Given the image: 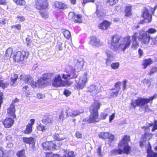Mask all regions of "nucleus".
<instances>
[{"label":"nucleus","mask_w":157,"mask_h":157,"mask_svg":"<svg viewBox=\"0 0 157 157\" xmlns=\"http://www.w3.org/2000/svg\"><path fill=\"white\" fill-rule=\"evenodd\" d=\"M138 33H135L131 36V40L132 41V48L134 49H136L139 47V43L137 40V38H138Z\"/></svg>","instance_id":"15"},{"label":"nucleus","mask_w":157,"mask_h":157,"mask_svg":"<svg viewBox=\"0 0 157 157\" xmlns=\"http://www.w3.org/2000/svg\"><path fill=\"white\" fill-rule=\"evenodd\" d=\"M40 13V15L42 18L45 19L48 18V14L47 11H41Z\"/></svg>","instance_id":"43"},{"label":"nucleus","mask_w":157,"mask_h":157,"mask_svg":"<svg viewBox=\"0 0 157 157\" xmlns=\"http://www.w3.org/2000/svg\"><path fill=\"white\" fill-rule=\"evenodd\" d=\"M118 148L120 149L121 154H128L131 151V147L127 144H122L119 143Z\"/></svg>","instance_id":"12"},{"label":"nucleus","mask_w":157,"mask_h":157,"mask_svg":"<svg viewBox=\"0 0 157 157\" xmlns=\"http://www.w3.org/2000/svg\"><path fill=\"white\" fill-rule=\"evenodd\" d=\"M23 141L26 143L31 144L33 147H34L35 144V140L33 138L31 137L30 138L25 137L23 138Z\"/></svg>","instance_id":"30"},{"label":"nucleus","mask_w":157,"mask_h":157,"mask_svg":"<svg viewBox=\"0 0 157 157\" xmlns=\"http://www.w3.org/2000/svg\"><path fill=\"white\" fill-rule=\"evenodd\" d=\"M50 84V83H48V81L45 80L42 77L40 78L37 80L38 87H45Z\"/></svg>","instance_id":"22"},{"label":"nucleus","mask_w":157,"mask_h":157,"mask_svg":"<svg viewBox=\"0 0 157 157\" xmlns=\"http://www.w3.org/2000/svg\"><path fill=\"white\" fill-rule=\"evenodd\" d=\"M54 5L55 7L58 9H64L67 7V6L65 4L58 1L55 2L54 4Z\"/></svg>","instance_id":"31"},{"label":"nucleus","mask_w":157,"mask_h":157,"mask_svg":"<svg viewBox=\"0 0 157 157\" xmlns=\"http://www.w3.org/2000/svg\"><path fill=\"white\" fill-rule=\"evenodd\" d=\"M13 1L17 4L20 5H25V1L24 0H13Z\"/></svg>","instance_id":"49"},{"label":"nucleus","mask_w":157,"mask_h":157,"mask_svg":"<svg viewBox=\"0 0 157 157\" xmlns=\"http://www.w3.org/2000/svg\"><path fill=\"white\" fill-rule=\"evenodd\" d=\"M90 112V114L89 119L87 120L86 119H84L83 121H86L89 123H94L99 121V118L98 117V112Z\"/></svg>","instance_id":"11"},{"label":"nucleus","mask_w":157,"mask_h":157,"mask_svg":"<svg viewBox=\"0 0 157 157\" xmlns=\"http://www.w3.org/2000/svg\"><path fill=\"white\" fill-rule=\"evenodd\" d=\"M35 3V7L38 10L47 9L49 5L47 0H37Z\"/></svg>","instance_id":"7"},{"label":"nucleus","mask_w":157,"mask_h":157,"mask_svg":"<svg viewBox=\"0 0 157 157\" xmlns=\"http://www.w3.org/2000/svg\"><path fill=\"white\" fill-rule=\"evenodd\" d=\"M152 63V61L150 59H145L143 61L142 64L143 68L146 69L148 66L150 65Z\"/></svg>","instance_id":"33"},{"label":"nucleus","mask_w":157,"mask_h":157,"mask_svg":"<svg viewBox=\"0 0 157 157\" xmlns=\"http://www.w3.org/2000/svg\"><path fill=\"white\" fill-rule=\"evenodd\" d=\"M15 28L18 30H20L21 29V25L20 24H17L11 27L12 28Z\"/></svg>","instance_id":"62"},{"label":"nucleus","mask_w":157,"mask_h":157,"mask_svg":"<svg viewBox=\"0 0 157 157\" xmlns=\"http://www.w3.org/2000/svg\"><path fill=\"white\" fill-rule=\"evenodd\" d=\"M88 90L92 93L93 95H95L99 92L98 87L94 85H91L88 87Z\"/></svg>","instance_id":"23"},{"label":"nucleus","mask_w":157,"mask_h":157,"mask_svg":"<svg viewBox=\"0 0 157 157\" xmlns=\"http://www.w3.org/2000/svg\"><path fill=\"white\" fill-rule=\"evenodd\" d=\"M29 83L30 85L33 88H36L38 86L37 82H35L33 78H32V80L30 81Z\"/></svg>","instance_id":"51"},{"label":"nucleus","mask_w":157,"mask_h":157,"mask_svg":"<svg viewBox=\"0 0 157 157\" xmlns=\"http://www.w3.org/2000/svg\"><path fill=\"white\" fill-rule=\"evenodd\" d=\"M46 157H59V155L57 154H53L50 153H46Z\"/></svg>","instance_id":"56"},{"label":"nucleus","mask_w":157,"mask_h":157,"mask_svg":"<svg viewBox=\"0 0 157 157\" xmlns=\"http://www.w3.org/2000/svg\"><path fill=\"white\" fill-rule=\"evenodd\" d=\"M132 39L131 37L127 36L124 37L119 45V50L124 51L130 46Z\"/></svg>","instance_id":"6"},{"label":"nucleus","mask_w":157,"mask_h":157,"mask_svg":"<svg viewBox=\"0 0 157 157\" xmlns=\"http://www.w3.org/2000/svg\"><path fill=\"white\" fill-rule=\"evenodd\" d=\"M156 32V30L154 28H149L144 33H141L139 34L138 40L142 44H148L151 37L150 34H154Z\"/></svg>","instance_id":"2"},{"label":"nucleus","mask_w":157,"mask_h":157,"mask_svg":"<svg viewBox=\"0 0 157 157\" xmlns=\"http://www.w3.org/2000/svg\"><path fill=\"white\" fill-rule=\"evenodd\" d=\"M59 144L57 146L52 142H45L43 143L42 147L45 150H49L51 149H57L60 146Z\"/></svg>","instance_id":"10"},{"label":"nucleus","mask_w":157,"mask_h":157,"mask_svg":"<svg viewBox=\"0 0 157 157\" xmlns=\"http://www.w3.org/2000/svg\"><path fill=\"white\" fill-rule=\"evenodd\" d=\"M68 116L72 117H75L79 115L81 113L77 110H68Z\"/></svg>","instance_id":"32"},{"label":"nucleus","mask_w":157,"mask_h":157,"mask_svg":"<svg viewBox=\"0 0 157 157\" xmlns=\"http://www.w3.org/2000/svg\"><path fill=\"white\" fill-rule=\"evenodd\" d=\"M120 64L118 62L113 63L111 65V67L113 69L117 70L118 69L119 67Z\"/></svg>","instance_id":"46"},{"label":"nucleus","mask_w":157,"mask_h":157,"mask_svg":"<svg viewBox=\"0 0 157 157\" xmlns=\"http://www.w3.org/2000/svg\"><path fill=\"white\" fill-rule=\"evenodd\" d=\"M32 126L30 124H28L27 126L26 129L25 131V133L26 134H29L30 133L32 130Z\"/></svg>","instance_id":"50"},{"label":"nucleus","mask_w":157,"mask_h":157,"mask_svg":"<svg viewBox=\"0 0 157 157\" xmlns=\"http://www.w3.org/2000/svg\"><path fill=\"white\" fill-rule=\"evenodd\" d=\"M62 33L64 36L67 39H69L71 36V34L70 32L67 30L64 29H63Z\"/></svg>","instance_id":"40"},{"label":"nucleus","mask_w":157,"mask_h":157,"mask_svg":"<svg viewBox=\"0 0 157 157\" xmlns=\"http://www.w3.org/2000/svg\"><path fill=\"white\" fill-rule=\"evenodd\" d=\"M131 7L130 6H127L125 10V16H130L131 14Z\"/></svg>","instance_id":"44"},{"label":"nucleus","mask_w":157,"mask_h":157,"mask_svg":"<svg viewBox=\"0 0 157 157\" xmlns=\"http://www.w3.org/2000/svg\"><path fill=\"white\" fill-rule=\"evenodd\" d=\"M8 114L9 116H10L13 118H15L16 117L15 114V109L14 105L11 104L10 108L8 109Z\"/></svg>","instance_id":"24"},{"label":"nucleus","mask_w":157,"mask_h":157,"mask_svg":"<svg viewBox=\"0 0 157 157\" xmlns=\"http://www.w3.org/2000/svg\"><path fill=\"white\" fill-rule=\"evenodd\" d=\"M105 53L107 56L105 59V63L107 65H108L114 59L115 56L113 53L109 50H107Z\"/></svg>","instance_id":"14"},{"label":"nucleus","mask_w":157,"mask_h":157,"mask_svg":"<svg viewBox=\"0 0 157 157\" xmlns=\"http://www.w3.org/2000/svg\"><path fill=\"white\" fill-rule=\"evenodd\" d=\"M111 23L107 21H105L100 24L99 28L103 30H106L111 25Z\"/></svg>","instance_id":"25"},{"label":"nucleus","mask_w":157,"mask_h":157,"mask_svg":"<svg viewBox=\"0 0 157 157\" xmlns=\"http://www.w3.org/2000/svg\"><path fill=\"white\" fill-rule=\"evenodd\" d=\"M54 140L58 141H62L67 138L66 136L64 134L55 133L53 136Z\"/></svg>","instance_id":"26"},{"label":"nucleus","mask_w":157,"mask_h":157,"mask_svg":"<svg viewBox=\"0 0 157 157\" xmlns=\"http://www.w3.org/2000/svg\"><path fill=\"white\" fill-rule=\"evenodd\" d=\"M33 78L29 75H23L19 77L20 80H22L25 83H29L32 80Z\"/></svg>","instance_id":"20"},{"label":"nucleus","mask_w":157,"mask_h":157,"mask_svg":"<svg viewBox=\"0 0 157 157\" xmlns=\"http://www.w3.org/2000/svg\"><path fill=\"white\" fill-rule=\"evenodd\" d=\"M143 17L147 22H151V16L149 13L147 9H145L143 14Z\"/></svg>","instance_id":"27"},{"label":"nucleus","mask_w":157,"mask_h":157,"mask_svg":"<svg viewBox=\"0 0 157 157\" xmlns=\"http://www.w3.org/2000/svg\"><path fill=\"white\" fill-rule=\"evenodd\" d=\"M156 37H150L149 42L151 45H155L157 44V40Z\"/></svg>","instance_id":"41"},{"label":"nucleus","mask_w":157,"mask_h":157,"mask_svg":"<svg viewBox=\"0 0 157 157\" xmlns=\"http://www.w3.org/2000/svg\"><path fill=\"white\" fill-rule=\"evenodd\" d=\"M87 74L85 72L79 77V81L76 80V87L78 89H82L86 86L87 81Z\"/></svg>","instance_id":"5"},{"label":"nucleus","mask_w":157,"mask_h":157,"mask_svg":"<svg viewBox=\"0 0 157 157\" xmlns=\"http://www.w3.org/2000/svg\"><path fill=\"white\" fill-rule=\"evenodd\" d=\"M43 122L45 125L49 126L52 124L53 119L51 118L47 117L43 120Z\"/></svg>","instance_id":"34"},{"label":"nucleus","mask_w":157,"mask_h":157,"mask_svg":"<svg viewBox=\"0 0 157 157\" xmlns=\"http://www.w3.org/2000/svg\"><path fill=\"white\" fill-rule=\"evenodd\" d=\"M37 130L41 131L43 132L46 131L48 129L46 126L42 124H40L38 125L37 127Z\"/></svg>","instance_id":"42"},{"label":"nucleus","mask_w":157,"mask_h":157,"mask_svg":"<svg viewBox=\"0 0 157 157\" xmlns=\"http://www.w3.org/2000/svg\"><path fill=\"white\" fill-rule=\"evenodd\" d=\"M52 74L49 73H46L44 74L42 77L45 80H47L49 83H50L51 78L52 75Z\"/></svg>","instance_id":"36"},{"label":"nucleus","mask_w":157,"mask_h":157,"mask_svg":"<svg viewBox=\"0 0 157 157\" xmlns=\"http://www.w3.org/2000/svg\"><path fill=\"white\" fill-rule=\"evenodd\" d=\"M98 136L99 138L107 139H108L111 140H113L114 139V136L111 133L108 132H99L98 134Z\"/></svg>","instance_id":"13"},{"label":"nucleus","mask_w":157,"mask_h":157,"mask_svg":"<svg viewBox=\"0 0 157 157\" xmlns=\"http://www.w3.org/2000/svg\"><path fill=\"white\" fill-rule=\"evenodd\" d=\"M17 21H19L20 22H22L24 21L25 20V18L24 17L21 15H18V16L17 17Z\"/></svg>","instance_id":"58"},{"label":"nucleus","mask_w":157,"mask_h":157,"mask_svg":"<svg viewBox=\"0 0 157 157\" xmlns=\"http://www.w3.org/2000/svg\"><path fill=\"white\" fill-rule=\"evenodd\" d=\"M120 37L117 35H115L112 37L111 48L113 51L117 52L119 50L118 44Z\"/></svg>","instance_id":"8"},{"label":"nucleus","mask_w":157,"mask_h":157,"mask_svg":"<svg viewBox=\"0 0 157 157\" xmlns=\"http://www.w3.org/2000/svg\"><path fill=\"white\" fill-rule=\"evenodd\" d=\"M13 52V49L11 47L9 48L6 51L5 54L4 55L3 57L5 59H9Z\"/></svg>","instance_id":"29"},{"label":"nucleus","mask_w":157,"mask_h":157,"mask_svg":"<svg viewBox=\"0 0 157 157\" xmlns=\"http://www.w3.org/2000/svg\"><path fill=\"white\" fill-rule=\"evenodd\" d=\"M101 146H99L97 149V154L99 157H102L103 155L101 153Z\"/></svg>","instance_id":"52"},{"label":"nucleus","mask_w":157,"mask_h":157,"mask_svg":"<svg viewBox=\"0 0 157 157\" xmlns=\"http://www.w3.org/2000/svg\"><path fill=\"white\" fill-rule=\"evenodd\" d=\"M151 81L146 79H144L143 80V83L144 84V85L149 87L151 85Z\"/></svg>","instance_id":"55"},{"label":"nucleus","mask_w":157,"mask_h":157,"mask_svg":"<svg viewBox=\"0 0 157 157\" xmlns=\"http://www.w3.org/2000/svg\"><path fill=\"white\" fill-rule=\"evenodd\" d=\"M74 153L72 151H66L64 153L63 157H74Z\"/></svg>","instance_id":"39"},{"label":"nucleus","mask_w":157,"mask_h":157,"mask_svg":"<svg viewBox=\"0 0 157 157\" xmlns=\"http://www.w3.org/2000/svg\"><path fill=\"white\" fill-rule=\"evenodd\" d=\"M108 3L111 6L115 4L118 1V0H106Z\"/></svg>","instance_id":"53"},{"label":"nucleus","mask_w":157,"mask_h":157,"mask_svg":"<svg viewBox=\"0 0 157 157\" xmlns=\"http://www.w3.org/2000/svg\"><path fill=\"white\" fill-rule=\"evenodd\" d=\"M75 136L78 138H82V134L79 132H76L75 133Z\"/></svg>","instance_id":"59"},{"label":"nucleus","mask_w":157,"mask_h":157,"mask_svg":"<svg viewBox=\"0 0 157 157\" xmlns=\"http://www.w3.org/2000/svg\"><path fill=\"white\" fill-rule=\"evenodd\" d=\"M152 134L149 133H146L142 136V137L141 139V140L140 142V146L142 147L144 145L143 143L144 140L147 141L151 139L152 137Z\"/></svg>","instance_id":"18"},{"label":"nucleus","mask_w":157,"mask_h":157,"mask_svg":"<svg viewBox=\"0 0 157 157\" xmlns=\"http://www.w3.org/2000/svg\"><path fill=\"white\" fill-rule=\"evenodd\" d=\"M67 74L62 73V78L64 80H68L70 79L75 78L78 75L76 74L75 69L73 67H69L66 69Z\"/></svg>","instance_id":"4"},{"label":"nucleus","mask_w":157,"mask_h":157,"mask_svg":"<svg viewBox=\"0 0 157 157\" xmlns=\"http://www.w3.org/2000/svg\"><path fill=\"white\" fill-rule=\"evenodd\" d=\"M130 140V136L127 135L125 136L121 141L119 144H128V142Z\"/></svg>","instance_id":"37"},{"label":"nucleus","mask_w":157,"mask_h":157,"mask_svg":"<svg viewBox=\"0 0 157 157\" xmlns=\"http://www.w3.org/2000/svg\"><path fill=\"white\" fill-rule=\"evenodd\" d=\"M69 116L68 111H66L65 112L62 111L59 115V118L60 120L63 121L67 117V116Z\"/></svg>","instance_id":"35"},{"label":"nucleus","mask_w":157,"mask_h":157,"mask_svg":"<svg viewBox=\"0 0 157 157\" xmlns=\"http://www.w3.org/2000/svg\"><path fill=\"white\" fill-rule=\"evenodd\" d=\"M37 97L38 98L41 99L44 98L45 97V95L44 94L38 93L37 94Z\"/></svg>","instance_id":"61"},{"label":"nucleus","mask_w":157,"mask_h":157,"mask_svg":"<svg viewBox=\"0 0 157 157\" xmlns=\"http://www.w3.org/2000/svg\"><path fill=\"white\" fill-rule=\"evenodd\" d=\"M115 117V114L114 113H113L109 117V122L111 123L112 121L114 119Z\"/></svg>","instance_id":"60"},{"label":"nucleus","mask_w":157,"mask_h":157,"mask_svg":"<svg viewBox=\"0 0 157 157\" xmlns=\"http://www.w3.org/2000/svg\"><path fill=\"white\" fill-rule=\"evenodd\" d=\"M101 104V103L97 101L93 103L90 107V111L98 112Z\"/></svg>","instance_id":"19"},{"label":"nucleus","mask_w":157,"mask_h":157,"mask_svg":"<svg viewBox=\"0 0 157 157\" xmlns=\"http://www.w3.org/2000/svg\"><path fill=\"white\" fill-rule=\"evenodd\" d=\"M7 22V20L5 18L0 19V23L5 25Z\"/></svg>","instance_id":"63"},{"label":"nucleus","mask_w":157,"mask_h":157,"mask_svg":"<svg viewBox=\"0 0 157 157\" xmlns=\"http://www.w3.org/2000/svg\"><path fill=\"white\" fill-rule=\"evenodd\" d=\"M14 122V121L12 119L7 118L3 121L2 123L5 128H9L12 127Z\"/></svg>","instance_id":"17"},{"label":"nucleus","mask_w":157,"mask_h":157,"mask_svg":"<svg viewBox=\"0 0 157 157\" xmlns=\"http://www.w3.org/2000/svg\"><path fill=\"white\" fill-rule=\"evenodd\" d=\"M18 78V75L17 74H13V75L11 76V77L10 79V84L11 86L13 85L14 84L15 81Z\"/></svg>","instance_id":"38"},{"label":"nucleus","mask_w":157,"mask_h":157,"mask_svg":"<svg viewBox=\"0 0 157 157\" xmlns=\"http://www.w3.org/2000/svg\"><path fill=\"white\" fill-rule=\"evenodd\" d=\"M9 83L7 82L4 83L3 80H0V87L2 88H5L8 86Z\"/></svg>","instance_id":"48"},{"label":"nucleus","mask_w":157,"mask_h":157,"mask_svg":"<svg viewBox=\"0 0 157 157\" xmlns=\"http://www.w3.org/2000/svg\"><path fill=\"white\" fill-rule=\"evenodd\" d=\"M111 155H117L118 154H122L120 149L118 148V149H114L111 151Z\"/></svg>","instance_id":"45"},{"label":"nucleus","mask_w":157,"mask_h":157,"mask_svg":"<svg viewBox=\"0 0 157 157\" xmlns=\"http://www.w3.org/2000/svg\"><path fill=\"white\" fill-rule=\"evenodd\" d=\"M17 157H26L24 150L19 151L17 153Z\"/></svg>","instance_id":"47"},{"label":"nucleus","mask_w":157,"mask_h":157,"mask_svg":"<svg viewBox=\"0 0 157 157\" xmlns=\"http://www.w3.org/2000/svg\"><path fill=\"white\" fill-rule=\"evenodd\" d=\"M62 74L57 75L55 76L52 83V85L54 87H60L63 86L64 84V81L62 79Z\"/></svg>","instance_id":"9"},{"label":"nucleus","mask_w":157,"mask_h":157,"mask_svg":"<svg viewBox=\"0 0 157 157\" xmlns=\"http://www.w3.org/2000/svg\"><path fill=\"white\" fill-rule=\"evenodd\" d=\"M147 157H157V153L153 152L151 150V146L150 144L147 143Z\"/></svg>","instance_id":"28"},{"label":"nucleus","mask_w":157,"mask_h":157,"mask_svg":"<svg viewBox=\"0 0 157 157\" xmlns=\"http://www.w3.org/2000/svg\"><path fill=\"white\" fill-rule=\"evenodd\" d=\"M68 17L70 19H73L74 22L81 23L82 22V16L80 14L75 15L73 12H70L68 14Z\"/></svg>","instance_id":"16"},{"label":"nucleus","mask_w":157,"mask_h":157,"mask_svg":"<svg viewBox=\"0 0 157 157\" xmlns=\"http://www.w3.org/2000/svg\"><path fill=\"white\" fill-rule=\"evenodd\" d=\"M29 54V52L25 51H18L14 53L13 58L16 62H18L26 59Z\"/></svg>","instance_id":"3"},{"label":"nucleus","mask_w":157,"mask_h":157,"mask_svg":"<svg viewBox=\"0 0 157 157\" xmlns=\"http://www.w3.org/2000/svg\"><path fill=\"white\" fill-rule=\"evenodd\" d=\"M90 44L92 46L98 47L102 44L100 43L99 40L95 36L90 37Z\"/></svg>","instance_id":"21"},{"label":"nucleus","mask_w":157,"mask_h":157,"mask_svg":"<svg viewBox=\"0 0 157 157\" xmlns=\"http://www.w3.org/2000/svg\"><path fill=\"white\" fill-rule=\"evenodd\" d=\"M156 97H157V95L155 94L149 98H139L134 101H132L131 104L133 108L136 107L137 105L144 109L145 112H149L150 110L148 108L147 103L152 101Z\"/></svg>","instance_id":"1"},{"label":"nucleus","mask_w":157,"mask_h":157,"mask_svg":"<svg viewBox=\"0 0 157 157\" xmlns=\"http://www.w3.org/2000/svg\"><path fill=\"white\" fill-rule=\"evenodd\" d=\"M65 80V81H64V84L63 85V86H70L72 84V82L67 80Z\"/></svg>","instance_id":"57"},{"label":"nucleus","mask_w":157,"mask_h":157,"mask_svg":"<svg viewBox=\"0 0 157 157\" xmlns=\"http://www.w3.org/2000/svg\"><path fill=\"white\" fill-rule=\"evenodd\" d=\"M63 93L67 97L70 94L71 92L70 91H69L68 90H65L64 91Z\"/></svg>","instance_id":"64"},{"label":"nucleus","mask_w":157,"mask_h":157,"mask_svg":"<svg viewBox=\"0 0 157 157\" xmlns=\"http://www.w3.org/2000/svg\"><path fill=\"white\" fill-rule=\"evenodd\" d=\"M157 71V68L155 67H153L151 69L150 71L148 74L149 75L151 76Z\"/></svg>","instance_id":"54"}]
</instances>
